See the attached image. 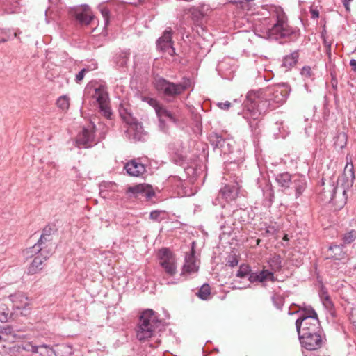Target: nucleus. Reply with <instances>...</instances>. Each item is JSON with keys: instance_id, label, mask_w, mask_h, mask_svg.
I'll return each instance as SVG.
<instances>
[{"instance_id": "nucleus-1", "label": "nucleus", "mask_w": 356, "mask_h": 356, "mask_svg": "<svg viewBox=\"0 0 356 356\" xmlns=\"http://www.w3.org/2000/svg\"><path fill=\"white\" fill-rule=\"evenodd\" d=\"M290 89L286 83L268 86L257 91H250L246 99L250 102L248 109L251 116L256 119L259 116L274 110L286 100Z\"/></svg>"}, {"instance_id": "nucleus-2", "label": "nucleus", "mask_w": 356, "mask_h": 356, "mask_svg": "<svg viewBox=\"0 0 356 356\" xmlns=\"http://www.w3.org/2000/svg\"><path fill=\"white\" fill-rule=\"evenodd\" d=\"M270 24L260 30L259 35L270 40L277 41L282 44L289 41H295L300 35V31L288 24L287 17L282 8H277L271 15Z\"/></svg>"}, {"instance_id": "nucleus-3", "label": "nucleus", "mask_w": 356, "mask_h": 356, "mask_svg": "<svg viewBox=\"0 0 356 356\" xmlns=\"http://www.w3.org/2000/svg\"><path fill=\"white\" fill-rule=\"evenodd\" d=\"M163 326L161 320L154 311L150 309H145L140 316L136 328V338L140 341L147 340L157 331L160 332Z\"/></svg>"}, {"instance_id": "nucleus-4", "label": "nucleus", "mask_w": 356, "mask_h": 356, "mask_svg": "<svg viewBox=\"0 0 356 356\" xmlns=\"http://www.w3.org/2000/svg\"><path fill=\"white\" fill-rule=\"evenodd\" d=\"M143 100L154 108L159 120V127L163 131H166L167 130L165 122V120L175 124H178L183 119L182 112L178 108H174L171 111L168 110L160 105L157 99L150 97H144Z\"/></svg>"}, {"instance_id": "nucleus-5", "label": "nucleus", "mask_w": 356, "mask_h": 356, "mask_svg": "<svg viewBox=\"0 0 356 356\" xmlns=\"http://www.w3.org/2000/svg\"><path fill=\"white\" fill-rule=\"evenodd\" d=\"M209 141L214 150H219L220 154L229 156L227 161L235 163L242 158V151L240 149L234 150L236 143L233 139L223 138L218 134H212L209 136Z\"/></svg>"}, {"instance_id": "nucleus-6", "label": "nucleus", "mask_w": 356, "mask_h": 356, "mask_svg": "<svg viewBox=\"0 0 356 356\" xmlns=\"http://www.w3.org/2000/svg\"><path fill=\"white\" fill-rule=\"evenodd\" d=\"M159 265L164 274L163 278L166 280L167 284H177L178 281L168 280L177 273L176 259L173 253L168 248H162L158 253Z\"/></svg>"}, {"instance_id": "nucleus-7", "label": "nucleus", "mask_w": 356, "mask_h": 356, "mask_svg": "<svg viewBox=\"0 0 356 356\" xmlns=\"http://www.w3.org/2000/svg\"><path fill=\"white\" fill-rule=\"evenodd\" d=\"M237 179L234 177L233 180L224 184V186L220 188L218 196L213 201V204L222 207V204L227 205L236 200L240 188L239 181Z\"/></svg>"}, {"instance_id": "nucleus-8", "label": "nucleus", "mask_w": 356, "mask_h": 356, "mask_svg": "<svg viewBox=\"0 0 356 356\" xmlns=\"http://www.w3.org/2000/svg\"><path fill=\"white\" fill-rule=\"evenodd\" d=\"M190 86V81L184 80L181 83H175L170 82L163 78L156 80L155 88L165 97H175L181 95Z\"/></svg>"}, {"instance_id": "nucleus-9", "label": "nucleus", "mask_w": 356, "mask_h": 356, "mask_svg": "<svg viewBox=\"0 0 356 356\" xmlns=\"http://www.w3.org/2000/svg\"><path fill=\"white\" fill-rule=\"evenodd\" d=\"M298 337L308 334H320V323L318 318L312 316L299 317L296 321Z\"/></svg>"}, {"instance_id": "nucleus-10", "label": "nucleus", "mask_w": 356, "mask_h": 356, "mask_svg": "<svg viewBox=\"0 0 356 356\" xmlns=\"http://www.w3.org/2000/svg\"><path fill=\"white\" fill-rule=\"evenodd\" d=\"M120 115L122 118L129 124L127 133L129 138H132L135 141L144 140L146 133L144 131L143 126L140 123L134 122L131 115L127 112L126 108L120 110Z\"/></svg>"}, {"instance_id": "nucleus-11", "label": "nucleus", "mask_w": 356, "mask_h": 356, "mask_svg": "<svg viewBox=\"0 0 356 356\" xmlns=\"http://www.w3.org/2000/svg\"><path fill=\"white\" fill-rule=\"evenodd\" d=\"M51 236H47L42 234L37 243L24 251V255L26 257H32L36 253L43 254V253L49 252L52 254L54 244L51 242Z\"/></svg>"}, {"instance_id": "nucleus-12", "label": "nucleus", "mask_w": 356, "mask_h": 356, "mask_svg": "<svg viewBox=\"0 0 356 356\" xmlns=\"http://www.w3.org/2000/svg\"><path fill=\"white\" fill-rule=\"evenodd\" d=\"M92 98L97 102L101 113L106 119H111L113 113L109 106V98L106 88L104 86H99L95 88Z\"/></svg>"}, {"instance_id": "nucleus-13", "label": "nucleus", "mask_w": 356, "mask_h": 356, "mask_svg": "<svg viewBox=\"0 0 356 356\" xmlns=\"http://www.w3.org/2000/svg\"><path fill=\"white\" fill-rule=\"evenodd\" d=\"M95 125L91 122L87 127H84L78 134L76 139V145L79 148H89L95 144Z\"/></svg>"}, {"instance_id": "nucleus-14", "label": "nucleus", "mask_w": 356, "mask_h": 356, "mask_svg": "<svg viewBox=\"0 0 356 356\" xmlns=\"http://www.w3.org/2000/svg\"><path fill=\"white\" fill-rule=\"evenodd\" d=\"M172 34L171 28H167L162 36L157 40L156 44L159 49L172 56L175 55V49L173 47Z\"/></svg>"}, {"instance_id": "nucleus-15", "label": "nucleus", "mask_w": 356, "mask_h": 356, "mask_svg": "<svg viewBox=\"0 0 356 356\" xmlns=\"http://www.w3.org/2000/svg\"><path fill=\"white\" fill-rule=\"evenodd\" d=\"M222 209L223 211L221 213L222 219L231 218L238 222L245 221L248 212L245 209H235L232 204H222Z\"/></svg>"}, {"instance_id": "nucleus-16", "label": "nucleus", "mask_w": 356, "mask_h": 356, "mask_svg": "<svg viewBox=\"0 0 356 356\" xmlns=\"http://www.w3.org/2000/svg\"><path fill=\"white\" fill-rule=\"evenodd\" d=\"M17 339L19 337L12 327H3L0 332V348L3 349L4 353H7Z\"/></svg>"}, {"instance_id": "nucleus-17", "label": "nucleus", "mask_w": 356, "mask_h": 356, "mask_svg": "<svg viewBox=\"0 0 356 356\" xmlns=\"http://www.w3.org/2000/svg\"><path fill=\"white\" fill-rule=\"evenodd\" d=\"M9 298L16 309L22 310V315L26 316L29 314L31 309L29 300L23 293L19 292L11 294L9 296Z\"/></svg>"}, {"instance_id": "nucleus-18", "label": "nucleus", "mask_w": 356, "mask_h": 356, "mask_svg": "<svg viewBox=\"0 0 356 356\" xmlns=\"http://www.w3.org/2000/svg\"><path fill=\"white\" fill-rule=\"evenodd\" d=\"M199 263L195 257L193 249L186 254L185 257V264L183 266L181 275L188 276L198 271Z\"/></svg>"}, {"instance_id": "nucleus-19", "label": "nucleus", "mask_w": 356, "mask_h": 356, "mask_svg": "<svg viewBox=\"0 0 356 356\" xmlns=\"http://www.w3.org/2000/svg\"><path fill=\"white\" fill-rule=\"evenodd\" d=\"M127 193L133 194L136 197H145L147 199L154 195V191L150 185L142 184L134 186H129L127 190Z\"/></svg>"}, {"instance_id": "nucleus-20", "label": "nucleus", "mask_w": 356, "mask_h": 356, "mask_svg": "<svg viewBox=\"0 0 356 356\" xmlns=\"http://www.w3.org/2000/svg\"><path fill=\"white\" fill-rule=\"evenodd\" d=\"M302 347L309 350H316L321 346L322 339L321 334H308L299 337Z\"/></svg>"}, {"instance_id": "nucleus-21", "label": "nucleus", "mask_w": 356, "mask_h": 356, "mask_svg": "<svg viewBox=\"0 0 356 356\" xmlns=\"http://www.w3.org/2000/svg\"><path fill=\"white\" fill-rule=\"evenodd\" d=\"M38 254L33 260L27 269L29 275H34L40 273L44 268V262L47 261L51 255V252H45L43 254L36 253Z\"/></svg>"}, {"instance_id": "nucleus-22", "label": "nucleus", "mask_w": 356, "mask_h": 356, "mask_svg": "<svg viewBox=\"0 0 356 356\" xmlns=\"http://www.w3.org/2000/svg\"><path fill=\"white\" fill-rule=\"evenodd\" d=\"M76 19L81 24L87 26L94 19L90 8L87 5H83L75 10Z\"/></svg>"}, {"instance_id": "nucleus-23", "label": "nucleus", "mask_w": 356, "mask_h": 356, "mask_svg": "<svg viewBox=\"0 0 356 356\" xmlns=\"http://www.w3.org/2000/svg\"><path fill=\"white\" fill-rule=\"evenodd\" d=\"M124 169L128 175L133 177H139L146 170L145 165L137 159L127 162L124 165Z\"/></svg>"}, {"instance_id": "nucleus-24", "label": "nucleus", "mask_w": 356, "mask_h": 356, "mask_svg": "<svg viewBox=\"0 0 356 356\" xmlns=\"http://www.w3.org/2000/svg\"><path fill=\"white\" fill-rule=\"evenodd\" d=\"M248 280L251 283H254L256 282H264L265 281H275V277L274 276V274L272 271H270L268 270L263 269L262 270L257 271V272H252L251 274H250V276L248 277Z\"/></svg>"}, {"instance_id": "nucleus-25", "label": "nucleus", "mask_w": 356, "mask_h": 356, "mask_svg": "<svg viewBox=\"0 0 356 356\" xmlns=\"http://www.w3.org/2000/svg\"><path fill=\"white\" fill-rule=\"evenodd\" d=\"M168 183L177 191L179 195H188L185 186L187 182L179 176H170L168 179Z\"/></svg>"}, {"instance_id": "nucleus-26", "label": "nucleus", "mask_w": 356, "mask_h": 356, "mask_svg": "<svg viewBox=\"0 0 356 356\" xmlns=\"http://www.w3.org/2000/svg\"><path fill=\"white\" fill-rule=\"evenodd\" d=\"M291 184L296 191V195L298 197L300 196L306 188L307 181L304 175H295L292 176Z\"/></svg>"}, {"instance_id": "nucleus-27", "label": "nucleus", "mask_w": 356, "mask_h": 356, "mask_svg": "<svg viewBox=\"0 0 356 356\" xmlns=\"http://www.w3.org/2000/svg\"><path fill=\"white\" fill-rule=\"evenodd\" d=\"M249 105H250V102H248V100L246 99L245 106L246 107L247 110L244 114V118L248 120L250 128L251 129V131H252L253 134L258 135L259 134V131L257 130L259 127L258 120L260 116H259L256 119L253 118L251 116L250 111H249V109H248Z\"/></svg>"}, {"instance_id": "nucleus-28", "label": "nucleus", "mask_w": 356, "mask_h": 356, "mask_svg": "<svg viewBox=\"0 0 356 356\" xmlns=\"http://www.w3.org/2000/svg\"><path fill=\"white\" fill-rule=\"evenodd\" d=\"M328 257L336 260H341L346 257L343 245H332L328 248Z\"/></svg>"}, {"instance_id": "nucleus-29", "label": "nucleus", "mask_w": 356, "mask_h": 356, "mask_svg": "<svg viewBox=\"0 0 356 356\" xmlns=\"http://www.w3.org/2000/svg\"><path fill=\"white\" fill-rule=\"evenodd\" d=\"M130 56L129 50H123L116 54L113 58L114 63L119 68H125Z\"/></svg>"}, {"instance_id": "nucleus-30", "label": "nucleus", "mask_w": 356, "mask_h": 356, "mask_svg": "<svg viewBox=\"0 0 356 356\" xmlns=\"http://www.w3.org/2000/svg\"><path fill=\"white\" fill-rule=\"evenodd\" d=\"M298 56V52L296 51L286 56L283 58L282 63L281 65V67L284 69V71L286 72L291 70L296 64Z\"/></svg>"}, {"instance_id": "nucleus-31", "label": "nucleus", "mask_w": 356, "mask_h": 356, "mask_svg": "<svg viewBox=\"0 0 356 356\" xmlns=\"http://www.w3.org/2000/svg\"><path fill=\"white\" fill-rule=\"evenodd\" d=\"M191 13L193 20L199 26L200 30L197 29V32L199 35L203 34L204 28L202 26V19L204 17L202 14L200 12L197 8H192L191 9Z\"/></svg>"}, {"instance_id": "nucleus-32", "label": "nucleus", "mask_w": 356, "mask_h": 356, "mask_svg": "<svg viewBox=\"0 0 356 356\" xmlns=\"http://www.w3.org/2000/svg\"><path fill=\"white\" fill-rule=\"evenodd\" d=\"M336 190L337 187L334 186V184L333 182L330 183L327 186V190H325V188L323 189L321 193L323 196L322 199L327 202H330L334 200Z\"/></svg>"}, {"instance_id": "nucleus-33", "label": "nucleus", "mask_w": 356, "mask_h": 356, "mask_svg": "<svg viewBox=\"0 0 356 356\" xmlns=\"http://www.w3.org/2000/svg\"><path fill=\"white\" fill-rule=\"evenodd\" d=\"M275 179L279 186L283 188H288L291 184L292 176L288 172L281 173L277 175Z\"/></svg>"}, {"instance_id": "nucleus-34", "label": "nucleus", "mask_w": 356, "mask_h": 356, "mask_svg": "<svg viewBox=\"0 0 356 356\" xmlns=\"http://www.w3.org/2000/svg\"><path fill=\"white\" fill-rule=\"evenodd\" d=\"M55 353L56 356H72L73 355V349L71 346L62 344L57 346Z\"/></svg>"}, {"instance_id": "nucleus-35", "label": "nucleus", "mask_w": 356, "mask_h": 356, "mask_svg": "<svg viewBox=\"0 0 356 356\" xmlns=\"http://www.w3.org/2000/svg\"><path fill=\"white\" fill-rule=\"evenodd\" d=\"M35 356H56L55 350L52 347L42 344L39 345L38 350Z\"/></svg>"}, {"instance_id": "nucleus-36", "label": "nucleus", "mask_w": 356, "mask_h": 356, "mask_svg": "<svg viewBox=\"0 0 356 356\" xmlns=\"http://www.w3.org/2000/svg\"><path fill=\"white\" fill-rule=\"evenodd\" d=\"M343 176L346 178L347 182L353 183L355 179V174L354 166L351 161L350 163L347 162Z\"/></svg>"}, {"instance_id": "nucleus-37", "label": "nucleus", "mask_w": 356, "mask_h": 356, "mask_svg": "<svg viewBox=\"0 0 356 356\" xmlns=\"http://www.w3.org/2000/svg\"><path fill=\"white\" fill-rule=\"evenodd\" d=\"M269 265L273 271H279L282 268V257L279 254L273 255L270 258Z\"/></svg>"}, {"instance_id": "nucleus-38", "label": "nucleus", "mask_w": 356, "mask_h": 356, "mask_svg": "<svg viewBox=\"0 0 356 356\" xmlns=\"http://www.w3.org/2000/svg\"><path fill=\"white\" fill-rule=\"evenodd\" d=\"M12 313L10 312L8 306L2 302H0V322H7L11 317Z\"/></svg>"}, {"instance_id": "nucleus-39", "label": "nucleus", "mask_w": 356, "mask_h": 356, "mask_svg": "<svg viewBox=\"0 0 356 356\" xmlns=\"http://www.w3.org/2000/svg\"><path fill=\"white\" fill-rule=\"evenodd\" d=\"M39 346L34 345L32 342H23L19 346V349H22L27 352H31L35 355H37Z\"/></svg>"}, {"instance_id": "nucleus-40", "label": "nucleus", "mask_w": 356, "mask_h": 356, "mask_svg": "<svg viewBox=\"0 0 356 356\" xmlns=\"http://www.w3.org/2000/svg\"><path fill=\"white\" fill-rule=\"evenodd\" d=\"M56 104L59 108L67 111L70 106V98L67 95H63L58 99Z\"/></svg>"}, {"instance_id": "nucleus-41", "label": "nucleus", "mask_w": 356, "mask_h": 356, "mask_svg": "<svg viewBox=\"0 0 356 356\" xmlns=\"http://www.w3.org/2000/svg\"><path fill=\"white\" fill-rule=\"evenodd\" d=\"M210 294V286L207 284H203L197 293V296L202 300H207L209 298Z\"/></svg>"}, {"instance_id": "nucleus-42", "label": "nucleus", "mask_w": 356, "mask_h": 356, "mask_svg": "<svg viewBox=\"0 0 356 356\" xmlns=\"http://www.w3.org/2000/svg\"><path fill=\"white\" fill-rule=\"evenodd\" d=\"M252 270L249 265L243 264L240 266L238 270L237 271L236 276L238 277H245L250 276Z\"/></svg>"}, {"instance_id": "nucleus-43", "label": "nucleus", "mask_w": 356, "mask_h": 356, "mask_svg": "<svg viewBox=\"0 0 356 356\" xmlns=\"http://www.w3.org/2000/svg\"><path fill=\"white\" fill-rule=\"evenodd\" d=\"M320 297L321 300L323 301V305L326 307L330 308L332 307V303L331 302L330 296L327 292L323 288L321 289V291L320 292Z\"/></svg>"}, {"instance_id": "nucleus-44", "label": "nucleus", "mask_w": 356, "mask_h": 356, "mask_svg": "<svg viewBox=\"0 0 356 356\" xmlns=\"http://www.w3.org/2000/svg\"><path fill=\"white\" fill-rule=\"evenodd\" d=\"M117 184L113 182H103L99 186V189L104 190L108 193H113L117 191Z\"/></svg>"}, {"instance_id": "nucleus-45", "label": "nucleus", "mask_w": 356, "mask_h": 356, "mask_svg": "<svg viewBox=\"0 0 356 356\" xmlns=\"http://www.w3.org/2000/svg\"><path fill=\"white\" fill-rule=\"evenodd\" d=\"M343 241L345 244H350L356 239V231L351 230L343 236Z\"/></svg>"}, {"instance_id": "nucleus-46", "label": "nucleus", "mask_w": 356, "mask_h": 356, "mask_svg": "<svg viewBox=\"0 0 356 356\" xmlns=\"http://www.w3.org/2000/svg\"><path fill=\"white\" fill-rule=\"evenodd\" d=\"M197 8L204 17L209 15L211 12V8L207 4H202L200 7H197Z\"/></svg>"}, {"instance_id": "nucleus-47", "label": "nucleus", "mask_w": 356, "mask_h": 356, "mask_svg": "<svg viewBox=\"0 0 356 356\" xmlns=\"http://www.w3.org/2000/svg\"><path fill=\"white\" fill-rule=\"evenodd\" d=\"M163 213L162 211L154 210L152 211L149 214L150 219L156 221H160L161 220V215Z\"/></svg>"}, {"instance_id": "nucleus-48", "label": "nucleus", "mask_w": 356, "mask_h": 356, "mask_svg": "<svg viewBox=\"0 0 356 356\" xmlns=\"http://www.w3.org/2000/svg\"><path fill=\"white\" fill-rule=\"evenodd\" d=\"M307 316H312L314 318H318L316 312L312 308H309L305 310L302 314H301L300 317Z\"/></svg>"}, {"instance_id": "nucleus-49", "label": "nucleus", "mask_w": 356, "mask_h": 356, "mask_svg": "<svg viewBox=\"0 0 356 356\" xmlns=\"http://www.w3.org/2000/svg\"><path fill=\"white\" fill-rule=\"evenodd\" d=\"M277 232V229L274 226H268L265 229V232L263 233L264 236H273Z\"/></svg>"}, {"instance_id": "nucleus-50", "label": "nucleus", "mask_w": 356, "mask_h": 356, "mask_svg": "<svg viewBox=\"0 0 356 356\" xmlns=\"http://www.w3.org/2000/svg\"><path fill=\"white\" fill-rule=\"evenodd\" d=\"M88 72L87 68H83L76 75L75 81L76 83H80L84 78L85 73Z\"/></svg>"}, {"instance_id": "nucleus-51", "label": "nucleus", "mask_w": 356, "mask_h": 356, "mask_svg": "<svg viewBox=\"0 0 356 356\" xmlns=\"http://www.w3.org/2000/svg\"><path fill=\"white\" fill-rule=\"evenodd\" d=\"M101 13L103 16L105 25H107L109 21V10L106 8H103L101 9Z\"/></svg>"}, {"instance_id": "nucleus-52", "label": "nucleus", "mask_w": 356, "mask_h": 356, "mask_svg": "<svg viewBox=\"0 0 356 356\" xmlns=\"http://www.w3.org/2000/svg\"><path fill=\"white\" fill-rule=\"evenodd\" d=\"M302 76L305 77H310L312 76V69L310 67H304L301 70Z\"/></svg>"}, {"instance_id": "nucleus-53", "label": "nucleus", "mask_w": 356, "mask_h": 356, "mask_svg": "<svg viewBox=\"0 0 356 356\" xmlns=\"http://www.w3.org/2000/svg\"><path fill=\"white\" fill-rule=\"evenodd\" d=\"M2 34H3V37L1 38H0V43L5 42L10 39V31L9 30L2 31Z\"/></svg>"}, {"instance_id": "nucleus-54", "label": "nucleus", "mask_w": 356, "mask_h": 356, "mask_svg": "<svg viewBox=\"0 0 356 356\" xmlns=\"http://www.w3.org/2000/svg\"><path fill=\"white\" fill-rule=\"evenodd\" d=\"M217 105L221 109L227 110L231 106V103L226 101L225 102H219Z\"/></svg>"}, {"instance_id": "nucleus-55", "label": "nucleus", "mask_w": 356, "mask_h": 356, "mask_svg": "<svg viewBox=\"0 0 356 356\" xmlns=\"http://www.w3.org/2000/svg\"><path fill=\"white\" fill-rule=\"evenodd\" d=\"M227 263L230 267H234L238 264V260L236 257H232L231 259H229Z\"/></svg>"}, {"instance_id": "nucleus-56", "label": "nucleus", "mask_w": 356, "mask_h": 356, "mask_svg": "<svg viewBox=\"0 0 356 356\" xmlns=\"http://www.w3.org/2000/svg\"><path fill=\"white\" fill-rule=\"evenodd\" d=\"M350 321L356 327V309H353L349 316Z\"/></svg>"}, {"instance_id": "nucleus-57", "label": "nucleus", "mask_w": 356, "mask_h": 356, "mask_svg": "<svg viewBox=\"0 0 356 356\" xmlns=\"http://www.w3.org/2000/svg\"><path fill=\"white\" fill-rule=\"evenodd\" d=\"M54 232V229L50 226H47L44 228L42 234L47 235V236H51L52 233Z\"/></svg>"}, {"instance_id": "nucleus-58", "label": "nucleus", "mask_w": 356, "mask_h": 356, "mask_svg": "<svg viewBox=\"0 0 356 356\" xmlns=\"http://www.w3.org/2000/svg\"><path fill=\"white\" fill-rule=\"evenodd\" d=\"M273 299V301L274 302V305H275L276 307H277L278 309H280L281 308V306H282V300L281 298H280L279 297H275V296H273L272 298Z\"/></svg>"}, {"instance_id": "nucleus-59", "label": "nucleus", "mask_w": 356, "mask_h": 356, "mask_svg": "<svg viewBox=\"0 0 356 356\" xmlns=\"http://www.w3.org/2000/svg\"><path fill=\"white\" fill-rule=\"evenodd\" d=\"M100 191H99V195L100 196L104 198V199H106V198H111L112 197V195L110 194V193L108 192H106V191L104 190H101L99 189Z\"/></svg>"}, {"instance_id": "nucleus-60", "label": "nucleus", "mask_w": 356, "mask_h": 356, "mask_svg": "<svg viewBox=\"0 0 356 356\" xmlns=\"http://www.w3.org/2000/svg\"><path fill=\"white\" fill-rule=\"evenodd\" d=\"M352 0H342V3L346 8V10L347 12H350V3L351 2Z\"/></svg>"}, {"instance_id": "nucleus-61", "label": "nucleus", "mask_w": 356, "mask_h": 356, "mask_svg": "<svg viewBox=\"0 0 356 356\" xmlns=\"http://www.w3.org/2000/svg\"><path fill=\"white\" fill-rule=\"evenodd\" d=\"M350 65L352 67L353 70L354 72H356V60L355 59H351L350 60Z\"/></svg>"}, {"instance_id": "nucleus-62", "label": "nucleus", "mask_w": 356, "mask_h": 356, "mask_svg": "<svg viewBox=\"0 0 356 356\" xmlns=\"http://www.w3.org/2000/svg\"><path fill=\"white\" fill-rule=\"evenodd\" d=\"M312 14L313 17H314V18L318 17V11L313 10Z\"/></svg>"}, {"instance_id": "nucleus-63", "label": "nucleus", "mask_w": 356, "mask_h": 356, "mask_svg": "<svg viewBox=\"0 0 356 356\" xmlns=\"http://www.w3.org/2000/svg\"><path fill=\"white\" fill-rule=\"evenodd\" d=\"M268 193L269 194V196L270 197H273V194L272 193V191L270 188H268L266 191V194Z\"/></svg>"}, {"instance_id": "nucleus-64", "label": "nucleus", "mask_w": 356, "mask_h": 356, "mask_svg": "<svg viewBox=\"0 0 356 356\" xmlns=\"http://www.w3.org/2000/svg\"><path fill=\"white\" fill-rule=\"evenodd\" d=\"M283 239H284V241H289L288 236H287L286 234H285V235L284 236V237H283Z\"/></svg>"}]
</instances>
